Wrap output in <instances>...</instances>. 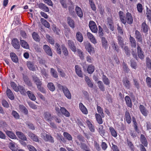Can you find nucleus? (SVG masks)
I'll return each instance as SVG.
<instances>
[{
    "label": "nucleus",
    "mask_w": 151,
    "mask_h": 151,
    "mask_svg": "<svg viewBox=\"0 0 151 151\" xmlns=\"http://www.w3.org/2000/svg\"><path fill=\"white\" fill-rule=\"evenodd\" d=\"M27 65L28 68L30 70L33 71L36 70V65H35L33 62L30 61H27Z\"/></svg>",
    "instance_id": "nucleus-11"
},
{
    "label": "nucleus",
    "mask_w": 151,
    "mask_h": 151,
    "mask_svg": "<svg viewBox=\"0 0 151 151\" xmlns=\"http://www.w3.org/2000/svg\"><path fill=\"white\" fill-rule=\"evenodd\" d=\"M146 81L148 87L151 88V78L148 77L146 78Z\"/></svg>",
    "instance_id": "nucleus-64"
},
{
    "label": "nucleus",
    "mask_w": 151,
    "mask_h": 151,
    "mask_svg": "<svg viewBox=\"0 0 151 151\" xmlns=\"http://www.w3.org/2000/svg\"><path fill=\"white\" fill-rule=\"evenodd\" d=\"M146 64L147 67L148 68H151V61L149 57H147L146 58Z\"/></svg>",
    "instance_id": "nucleus-57"
},
{
    "label": "nucleus",
    "mask_w": 151,
    "mask_h": 151,
    "mask_svg": "<svg viewBox=\"0 0 151 151\" xmlns=\"http://www.w3.org/2000/svg\"><path fill=\"white\" fill-rule=\"evenodd\" d=\"M75 72L77 75L79 77L82 78L83 77V72L81 68L78 65H75Z\"/></svg>",
    "instance_id": "nucleus-9"
},
{
    "label": "nucleus",
    "mask_w": 151,
    "mask_h": 151,
    "mask_svg": "<svg viewBox=\"0 0 151 151\" xmlns=\"http://www.w3.org/2000/svg\"><path fill=\"white\" fill-rule=\"evenodd\" d=\"M16 134L18 137L23 141H27V138L26 136L22 132L17 131L16 132Z\"/></svg>",
    "instance_id": "nucleus-16"
},
{
    "label": "nucleus",
    "mask_w": 151,
    "mask_h": 151,
    "mask_svg": "<svg viewBox=\"0 0 151 151\" xmlns=\"http://www.w3.org/2000/svg\"><path fill=\"white\" fill-rule=\"evenodd\" d=\"M85 47L86 50L90 54L91 53H94V48L92 47L91 44L89 42H87L85 43Z\"/></svg>",
    "instance_id": "nucleus-5"
},
{
    "label": "nucleus",
    "mask_w": 151,
    "mask_h": 151,
    "mask_svg": "<svg viewBox=\"0 0 151 151\" xmlns=\"http://www.w3.org/2000/svg\"><path fill=\"white\" fill-rule=\"evenodd\" d=\"M101 43L103 47L106 50L108 47V42L106 39L104 37L101 38Z\"/></svg>",
    "instance_id": "nucleus-31"
},
{
    "label": "nucleus",
    "mask_w": 151,
    "mask_h": 151,
    "mask_svg": "<svg viewBox=\"0 0 151 151\" xmlns=\"http://www.w3.org/2000/svg\"><path fill=\"white\" fill-rule=\"evenodd\" d=\"M12 44L14 47L17 49L20 48V46L19 40L16 38L12 40Z\"/></svg>",
    "instance_id": "nucleus-13"
},
{
    "label": "nucleus",
    "mask_w": 151,
    "mask_h": 151,
    "mask_svg": "<svg viewBox=\"0 0 151 151\" xmlns=\"http://www.w3.org/2000/svg\"><path fill=\"white\" fill-rule=\"evenodd\" d=\"M102 81L104 84L106 85H109L110 83V81L108 78L105 75L103 74L102 77Z\"/></svg>",
    "instance_id": "nucleus-40"
},
{
    "label": "nucleus",
    "mask_w": 151,
    "mask_h": 151,
    "mask_svg": "<svg viewBox=\"0 0 151 151\" xmlns=\"http://www.w3.org/2000/svg\"><path fill=\"white\" fill-rule=\"evenodd\" d=\"M75 11L77 15L80 18H82L83 17V13L80 7L77 6L75 8Z\"/></svg>",
    "instance_id": "nucleus-21"
},
{
    "label": "nucleus",
    "mask_w": 151,
    "mask_h": 151,
    "mask_svg": "<svg viewBox=\"0 0 151 151\" xmlns=\"http://www.w3.org/2000/svg\"><path fill=\"white\" fill-rule=\"evenodd\" d=\"M6 133L7 135L11 138L13 139L15 138L16 137L15 134L11 131H7L6 132Z\"/></svg>",
    "instance_id": "nucleus-49"
},
{
    "label": "nucleus",
    "mask_w": 151,
    "mask_h": 151,
    "mask_svg": "<svg viewBox=\"0 0 151 151\" xmlns=\"http://www.w3.org/2000/svg\"><path fill=\"white\" fill-rule=\"evenodd\" d=\"M67 22L69 26L71 28L73 29L75 27V22L74 20L70 17L67 18Z\"/></svg>",
    "instance_id": "nucleus-20"
},
{
    "label": "nucleus",
    "mask_w": 151,
    "mask_h": 151,
    "mask_svg": "<svg viewBox=\"0 0 151 151\" xmlns=\"http://www.w3.org/2000/svg\"><path fill=\"white\" fill-rule=\"evenodd\" d=\"M95 116L96 120L98 123L100 124H102L103 121L101 118V116H102L101 115L98 114L96 113Z\"/></svg>",
    "instance_id": "nucleus-34"
},
{
    "label": "nucleus",
    "mask_w": 151,
    "mask_h": 151,
    "mask_svg": "<svg viewBox=\"0 0 151 151\" xmlns=\"http://www.w3.org/2000/svg\"><path fill=\"white\" fill-rule=\"evenodd\" d=\"M23 79L24 83L27 85L29 86H32V83L29 78L27 76L23 74Z\"/></svg>",
    "instance_id": "nucleus-12"
},
{
    "label": "nucleus",
    "mask_w": 151,
    "mask_h": 151,
    "mask_svg": "<svg viewBox=\"0 0 151 151\" xmlns=\"http://www.w3.org/2000/svg\"><path fill=\"white\" fill-rule=\"evenodd\" d=\"M10 56L12 61L15 63L18 61V59L16 54L14 52H11L10 54Z\"/></svg>",
    "instance_id": "nucleus-32"
},
{
    "label": "nucleus",
    "mask_w": 151,
    "mask_h": 151,
    "mask_svg": "<svg viewBox=\"0 0 151 151\" xmlns=\"http://www.w3.org/2000/svg\"><path fill=\"white\" fill-rule=\"evenodd\" d=\"M111 45L114 50L117 52H119V49L117 43L115 42L114 41H112L111 42Z\"/></svg>",
    "instance_id": "nucleus-43"
},
{
    "label": "nucleus",
    "mask_w": 151,
    "mask_h": 151,
    "mask_svg": "<svg viewBox=\"0 0 151 151\" xmlns=\"http://www.w3.org/2000/svg\"><path fill=\"white\" fill-rule=\"evenodd\" d=\"M126 141L127 145L129 146L130 149L132 150H133L134 148V146L132 142L127 138V139Z\"/></svg>",
    "instance_id": "nucleus-50"
},
{
    "label": "nucleus",
    "mask_w": 151,
    "mask_h": 151,
    "mask_svg": "<svg viewBox=\"0 0 151 151\" xmlns=\"http://www.w3.org/2000/svg\"><path fill=\"white\" fill-rule=\"evenodd\" d=\"M68 47L72 51L74 52L76 51V47L74 42L72 40H69L68 41Z\"/></svg>",
    "instance_id": "nucleus-7"
},
{
    "label": "nucleus",
    "mask_w": 151,
    "mask_h": 151,
    "mask_svg": "<svg viewBox=\"0 0 151 151\" xmlns=\"http://www.w3.org/2000/svg\"><path fill=\"white\" fill-rule=\"evenodd\" d=\"M139 107L142 114L145 116H147L148 114V111L146 108L142 105H140Z\"/></svg>",
    "instance_id": "nucleus-8"
},
{
    "label": "nucleus",
    "mask_w": 151,
    "mask_h": 151,
    "mask_svg": "<svg viewBox=\"0 0 151 151\" xmlns=\"http://www.w3.org/2000/svg\"><path fill=\"white\" fill-rule=\"evenodd\" d=\"M129 40L132 47L134 48L136 47V41L134 38L130 35Z\"/></svg>",
    "instance_id": "nucleus-37"
},
{
    "label": "nucleus",
    "mask_w": 151,
    "mask_h": 151,
    "mask_svg": "<svg viewBox=\"0 0 151 151\" xmlns=\"http://www.w3.org/2000/svg\"><path fill=\"white\" fill-rule=\"evenodd\" d=\"M58 87L60 89H62L65 96L68 99L71 98V95L69 89L65 86L60 84L58 85Z\"/></svg>",
    "instance_id": "nucleus-1"
},
{
    "label": "nucleus",
    "mask_w": 151,
    "mask_h": 151,
    "mask_svg": "<svg viewBox=\"0 0 151 151\" xmlns=\"http://www.w3.org/2000/svg\"><path fill=\"white\" fill-rule=\"evenodd\" d=\"M98 86L100 89L102 91H104L105 87L102 82L101 81H99L98 82Z\"/></svg>",
    "instance_id": "nucleus-58"
},
{
    "label": "nucleus",
    "mask_w": 151,
    "mask_h": 151,
    "mask_svg": "<svg viewBox=\"0 0 151 151\" xmlns=\"http://www.w3.org/2000/svg\"><path fill=\"white\" fill-rule=\"evenodd\" d=\"M33 39L37 42H39L40 40V38L38 34L36 32H34L32 34Z\"/></svg>",
    "instance_id": "nucleus-46"
},
{
    "label": "nucleus",
    "mask_w": 151,
    "mask_h": 151,
    "mask_svg": "<svg viewBox=\"0 0 151 151\" xmlns=\"http://www.w3.org/2000/svg\"><path fill=\"white\" fill-rule=\"evenodd\" d=\"M43 116L45 120L48 122H51L53 120L54 116H52L50 112L49 111H45L43 113Z\"/></svg>",
    "instance_id": "nucleus-3"
},
{
    "label": "nucleus",
    "mask_w": 151,
    "mask_h": 151,
    "mask_svg": "<svg viewBox=\"0 0 151 151\" xmlns=\"http://www.w3.org/2000/svg\"><path fill=\"white\" fill-rule=\"evenodd\" d=\"M41 73L42 75L45 79L47 78L48 75L44 68H43L41 70Z\"/></svg>",
    "instance_id": "nucleus-55"
},
{
    "label": "nucleus",
    "mask_w": 151,
    "mask_h": 151,
    "mask_svg": "<svg viewBox=\"0 0 151 151\" xmlns=\"http://www.w3.org/2000/svg\"><path fill=\"white\" fill-rule=\"evenodd\" d=\"M18 89V91H19L23 95L25 94L26 91L25 88L23 86L19 85Z\"/></svg>",
    "instance_id": "nucleus-38"
},
{
    "label": "nucleus",
    "mask_w": 151,
    "mask_h": 151,
    "mask_svg": "<svg viewBox=\"0 0 151 151\" xmlns=\"http://www.w3.org/2000/svg\"><path fill=\"white\" fill-rule=\"evenodd\" d=\"M60 110L62 114L65 116L67 117L70 116V114L69 113L65 108L61 107Z\"/></svg>",
    "instance_id": "nucleus-36"
},
{
    "label": "nucleus",
    "mask_w": 151,
    "mask_h": 151,
    "mask_svg": "<svg viewBox=\"0 0 151 151\" xmlns=\"http://www.w3.org/2000/svg\"><path fill=\"white\" fill-rule=\"evenodd\" d=\"M33 80L36 84V86L39 85H42V79H40L36 76H32Z\"/></svg>",
    "instance_id": "nucleus-19"
},
{
    "label": "nucleus",
    "mask_w": 151,
    "mask_h": 151,
    "mask_svg": "<svg viewBox=\"0 0 151 151\" xmlns=\"http://www.w3.org/2000/svg\"><path fill=\"white\" fill-rule=\"evenodd\" d=\"M19 107L20 110L24 113V114L27 115L28 114V110L24 105H19Z\"/></svg>",
    "instance_id": "nucleus-41"
},
{
    "label": "nucleus",
    "mask_w": 151,
    "mask_h": 151,
    "mask_svg": "<svg viewBox=\"0 0 151 151\" xmlns=\"http://www.w3.org/2000/svg\"><path fill=\"white\" fill-rule=\"evenodd\" d=\"M76 51L80 59L82 60L83 59L84 56L82 51L79 49H77V50H76Z\"/></svg>",
    "instance_id": "nucleus-56"
},
{
    "label": "nucleus",
    "mask_w": 151,
    "mask_h": 151,
    "mask_svg": "<svg viewBox=\"0 0 151 151\" xmlns=\"http://www.w3.org/2000/svg\"><path fill=\"white\" fill-rule=\"evenodd\" d=\"M85 80L88 87L91 88L93 87V85L92 82L88 76L85 77Z\"/></svg>",
    "instance_id": "nucleus-30"
},
{
    "label": "nucleus",
    "mask_w": 151,
    "mask_h": 151,
    "mask_svg": "<svg viewBox=\"0 0 151 151\" xmlns=\"http://www.w3.org/2000/svg\"><path fill=\"white\" fill-rule=\"evenodd\" d=\"M20 43L21 46L23 48L28 49L29 48V46L28 43L25 40L20 39Z\"/></svg>",
    "instance_id": "nucleus-27"
},
{
    "label": "nucleus",
    "mask_w": 151,
    "mask_h": 151,
    "mask_svg": "<svg viewBox=\"0 0 151 151\" xmlns=\"http://www.w3.org/2000/svg\"><path fill=\"white\" fill-rule=\"evenodd\" d=\"M28 135L29 137L33 141L35 142H39V139L38 137L31 132L28 133Z\"/></svg>",
    "instance_id": "nucleus-18"
},
{
    "label": "nucleus",
    "mask_w": 151,
    "mask_h": 151,
    "mask_svg": "<svg viewBox=\"0 0 151 151\" xmlns=\"http://www.w3.org/2000/svg\"><path fill=\"white\" fill-rule=\"evenodd\" d=\"M117 40L119 45L122 48H123L124 45L123 39L121 36H119L117 37Z\"/></svg>",
    "instance_id": "nucleus-39"
},
{
    "label": "nucleus",
    "mask_w": 151,
    "mask_h": 151,
    "mask_svg": "<svg viewBox=\"0 0 151 151\" xmlns=\"http://www.w3.org/2000/svg\"><path fill=\"white\" fill-rule=\"evenodd\" d=\"M140 141L141 143L145 147L147 146L148 142L146 138L143 134H142L140 135Z\"/></svg>",
    "instance_id": "nucleus-24"
},
{
    "label": "nucleus",
    "mask_w": 151,
    "mask_h": 151,
    "mask_svg": "<svg viewBox=\"0 0 151 151\" xmlns=\"http://www.w3.org/2000/svg\"><path fill=\"white\" fill-rule=\"evenodd\" d=\"M123 84L124 86L127 89H129L131 84L129 81L128 79H125L124 80Z\"/></svg>",
    "instance_id": "nucleus-51"
},
{
    "label": "nucleus",
    "mask_w": 151,
    "mask_h": 151,
    "mask_svg": "<svg viewBox=\"0 0 151 151\" xmlns=\"http://www.w3.org/2000/svg\"><path fill=\"white\" fill-rule=\"evenodd\" d=\"M10 85L14 91L16 92H18V86H17L15 82H11L10 83Z\"/></svg>",
    "instance_id": "nucleus-48"
},
{
    "label": "nucleus",
    "mask_w": 151,
    "mask_h": 151,
    "mask_svg": "<svg viewBox=\"0 0 151 151\" xmlns=\"http://www.w3.org/2000/svg\"><path fill=\"white\" fill-rule=\"evenodd\" d=\"M94 70V67L91 65H89L88 66L87 71L88 73L90 74H92Z\"/></svg>",
    "instance_id": "nucleus-53"
},
{
    "label": "nucleus",
    "mask_w": 151,
    "mask_h": 151,
    "mask_svg": "<svg viewBox=\"0 0 151 151\" xmlns=\"http://www.w3.org/2000/svg\"><path fill=\"white\" fill-rule=\"evenodd\" d=\"M76 38L77 40L79 42H82L83 40L82 35L80 32H78L76 34Z\"/></svg>",
    "instance_id": "nucleus-35"
},
{
    "label": "nucleus",
    "mask_w": 151,
    "mask_h": 151,
    "mask_svg": "<svg viewBox=\"0 0 151 151\" xmlns=\"http://www.w3.org/2000/svg\"><path fill=\"white\" fill-rule=\"evenodd\" d=\"M48 89L51 91L53 92L55 90V87L52 83H49L47 85Z\"/></svg>",
    "instance_id": "nucleus-42"
},
{
    "label": "nucleus",
    "mask_w": 151,
    "mask_h": 151,
    "mask_svg": "<svg viewBox=\"0 0 151 151\" xmlns=\"http://www.w3.org/2000/svg\"><path fill=\"white\" fill-rule=\"evenodd\" d=\"M149 27L145 23V21L143 22L141 25V30L144 32L146 33L148 30Z\"/></svg>",
    "instance_id": "nucleus-23"
},
{
    "label": "nucleus",
    "mask_w": 151,
    "mask_h": 151,
    "mask_svg": "<svg viewBox=\"0 0 151 151\" xmlns=\"http://www.w3.org/2000/svg\"><path fill=\"white\" fill-rule=\"evenodd\" d=\"M126 17L124 19V22L122 21V23L124 24H126L127 22L128 24H131L133 23V18L131 13L127 12L126 14Z\"/></svg>",
    "instance_id": "nucleus-2"
},
{
    "label": "nucleus",
    "mask_w": 151,
    "mask_h": 151,
    "mask_svg": "<svg viewBox=\"0 0 151 151\" xmlns=\"http://www.w3.org/2000/svg\"><path fill=\"white\" fill-rule=\"evenodd\" d=\"M6 93L7 96L9 99L12 100L14 99V94L10 89L8 88L7 89Z\"/></svg>",
    "instance_id": "nucleus-25"
},
{
    "label": "nucleus",
    "mask_w": 151,
    "mask_h": 151,
    "mask_svg": "<svg viewBox=\"0 0 151 151\" xmlns=\"http://www.w3.org/2000/svg\"><path fill=\"white\" fill-rule=\"evenodd\" d=\"M99 132L102 136L105 135V130L104 129V126L102 125H100L99 127Z\"/></svg>",
    "instance_id": "nucleus-45"
},
{
    "label": "nucleus",
    "mask_w": 151,
    "mask_h": 151,
    "mask_svg": "<svg viewBox=\"0 0 151 151\" xmlns=\"http://www.w3.org/2000/svg\"><path fill=\"white\" fill-rule=\"evenodd\" d=\"M29 98L32 101H35L36 98L33 93L30 91H28L26 92Z\"/></svg>",
    "instance_id": "nucleus-33"
},
{
    "label": "nucleus",
    "mask_w": 151,
    "mask_h": 151,
    "mask_svg": "<svg viewBox=\"0 0 151 151\" xmlns=\"http://www.w3.org/2000/svg\"><path fill=\"white\" fill-rule=\"evenodd\" d=\"M125 119L127 123L129 124L131 122V117L129 112L127 111L125 114Z\"/></svg>",
    "instance_id": "nucleus-26"
},
{
    "label": "nucleus",
    "mask_w": 151,
    "mask_h": 151,
    "mask_svg": "<svg viewBox=\"0 0 151 151\" xmlns=\"http://www.w3.org/2000/svg\"><path fill=\"white\" fill-rule=\"evenodd\" d=\"M44 139L46 141H48L51 143L54 142V139L50 135L46 134L45 136L44 137Z\"/></svg>",
    "instance_id": "nucleus-28"
},
{
    "label": "nucleus",
    "mask_w": 151,
    "mask_h": 151,
    "mask_svg": "<svg viewBox=\"0 0 151 151\" xmlns=\"http://www.w3.org/2000/svg\"><path fill=\"white\" fill-rule=\"evenodd\" d=\"M137 52L138 56V58L141 60H143L145 57L144 53L142 51V49L140 47L138 46L137 47Z\"/></svg>",
    "instance_id": "nucleus-10"
},
{
    "label": "nucleus",
    "mask_w": 151,
    "mask_h": 151,
    "mask_svg": "<svg viewBox=\"0 0 151 151\" xmlns=\"http://www.w3.org/2000/svg\"><path fill=\"white\" fill-rule=\"evenodd\" d=\"M109 130L112 136L114 137H116L117 136V133L113 127H109Z\"/></svg>",
    "instance_id": "nucleus-29"
},
{
    "label": "nucleus",
    "mask_w": 151,
    "mask_h": 151,
    "mask_svg": "<svg viewBox=\"0 0 151 151\" xmlns=\"http://www.w3.org/2000/svg\"><path fill=\"white\" fill-rule=\"evenodd\" d=\"M119 15L121 22L123 21L124 22L125 17L123 12L122 11H120L119 13Z\"/></svg>",
    "instance_id": "nucleus-63"
},
{
    "label": "nucleus",
    "mask_w": 151,
    "mask_h": 151,
    "mask_svg": "<svg viewBox=\"0 0 151 151\" xmlns=\"http://www.w3.org/2000/svg\"><path fill=\"white\" fill-rule=\"evenodd\" d=\"M98 28H99V31H98L99 36L101 38H103L104 37H103L104 35L103 29L100 25H99L98 26Z\"/></svg>",
    "instance_id": "nucleus-54"
},
{
    "label": "nucleus",
    "mask_w": 151,
    "mask_h": 151,
    "mask_svg": "<svg viewBox=\"0 0 151 151\" xmlns=\"http://www.w3.org/2000/svg\"><path fill=\"white\" fill-rule=\"evenodd\" d=\"M79 107L81 111L83 114H88V111L87 109L82 103H79Z\"/></svg>",
    "instance_id": "nucleus-22"
},
{
    "label": "nucleus",
    "mask_w": 151,
    "mask_h": 151,
    "mask_svg": "<svg viewBox=\"0 0 151 151\" xmlns=\"http://www.w3.org/2000/svg\"><path fill=\"white\" fill-rule=\"evenodd\" d=\"M42 85H39L37 86V87L38 89V90L40 91L41 92L45 93H46V90L42 86Z\"/></svg>",
    "instance_id": "nucleus-61"
},
{
    "label": "nucleus",
    "mask_w": 151,
    "mask_h": 151,
    "mask_svg": "<svg viewBox=\"0 0 151 151\" xmlns=\"http://www.w3.org/2000/svg\"><path fill=\"white\" fill-rule=\"evenodd\" d=\"M43 48L46 53L49 55L52 56V53L50 47L47 45H43Z\"/></svg>",
    "instance_id": "nucleus-14"
},
{
    "label": "nucleus",
    "mask_w": 151,
    "mask_h": 151,
    "mask_svg": "<svg viewBox=\"0 0 151 151\" xmlns=\"http://www.w3.org/2000/svg\"><path fill=\"white\" fill-rule=\"evenodd\" d=\"M134 35V37L137 40V41L142 43L143 40L142 35L137 30H136L135 31Z\"/></svg>",
    "instance_id": "nucleus-6"
},
{
    "label": "nucleus",
    "mask_w": 151,
    "mask_h": 151,
    "mask_svg": "<svg viewBox=\"0 0 151 151\" xmlns=\"http://www.w3.org/2000/svg\"><path fill=\"white\" fill-rule=\"evenodd\" d=\"M40 21L42 24L46 28H49L50 27V24L46 20L43 18H41Z\"/></svg>",
    "instance_id": "nucleus-44"
},
{
    "label": "nucleus",
    "mask_w": 151,
    "mask_h": 151,
    "mask_svg": "<svg viewBox=\"0 0 151 151\" xmlns=\"http://www.w3.org/2000/svg\"><path fill=\"white\" fill-rule=\"evenodd\" d=\"M147 17L148 19L150 22L151 21V11L150 9H148L147 8V10L146 12Z\"/></svg>",
    "instance_id": "nucleus-62"
},
{
    "label": "nucleus",
    "mask_w": 151,
    "mask_h": 151,
    "mask_svg": "<svg viewBox=\"0 0 151 151\" xmlns=\"http://www.w3.org/2000/svg\"><path fill=\"white\" fill-rule=\"evenodd\" d=\"M50 72L52 75L55 78H57L58 77L57 71L53 68L51 69Z\"/></svg>",
    "instance_id": "nucleus-59"
},
{
    "label": "nucleus",
    "mask_w": 151,
    "mask_h": 151,
    "mask_svg": "<svg viewBox=\"0 0 151 151\" xmlns=\"http://www.w3.org/2000/svg\"><path fill=\"white\" fill-rule=\"evenodd\" d=\"M46 37L47 41L50 44L53 45L55 44V41L53 38L49 35H46Z\"/></svg>",
    "instance_id": "nucleus-47"
},
{
    "label": "nucleus",
    "mask_w": 151,
    "mask_h": 151,
    "mask_svg": "<svg viewBox=\"0 0 151 151\" xmlns=\"http://www.w3.org/2000/svg\"><path fill=\"white\" fill-rule=\"evenodd\" d=\"M38 7L39 8L46 12H48L49 11V8L44 4L40 3L38 4Z\"/></svg>",
    "instance_id": "nucleus-15"
},
{
    "label": "nucleus",
    "mask_w": 151,
    "mask_h": 151,
    "mask_svg": "<svg viewBox=\"0 0 151 151\" xmlns=\"http://www.w3.org/2000/svg\"><path fill=\"white\" fill-rule=\"evenodd\" d=\"M125 100L127 106L130 108H132V105L130 97L128 96H126L125 98Z\"/></svg>",
    "instance_id": "nucleus-17"
},
{
    "label": "nucleus",
    "mask_w": 151,
    "mask_h": 151,
    "mask_svg": "<svg viewBox=\"0 0 151 151\" xmlns=\"http://www.w3.org/2000/svg\"><path fill=\"white\" fill-rule=\"evenodd\" d=\"M89 27L91 31L94 33L98 32L97 26L95 23L93 21H90L88 24Z\"/></svg>",
    "instance_id": "nucleus-4"
},
{
    "label": "nucleus",
    "mask_w": 151,
    "mask_h": 151,
    "mask_svg": "<svg viewBox=\"0 0 151 151\" xmlns=\"http://www.w3.org/2000/svg\"><path fill=\"white\" fill-rule=\"evenodd\" d=\"M61 48L63 51V52L65 56H67L68 55V52L66 47L64 45L61 46Z\"/></svg>",
    "instance_id": "nucleus-60"
},
{
    "label": "nucleus",
    "mask_w": 151,
    "mask_h": 151,
    "mask_svg": "<svg viewBox=\"0 0 151 151\" xmlns=\"http://www.w3.org/2000/svg\"><path fill=\"white\" fill-rule=\"evenodd\" d=\"M63 135L64 137L69 141H71L72 140L73 138L72 136L68 132H64Z\"/></svg>",
    "instance_id": "nucleus-52"
}]
</instances>
